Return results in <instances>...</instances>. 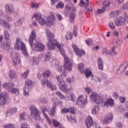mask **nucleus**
Segmentation results:
<instances>
[{
  "mask_svg": "<svg viewBox=\"0 0 128 128\" xmlns=\"http://www.w3.org/2000/svg\"><path fill=\"white\" fill-rule=\"evenodd\" d=\"M45 30L47 40H48L46 44L48 50H55L56 48H58L61 56L64 58V66H59L58 70L62 76L66 78L68 76L66 70L68 72H72V64L70 62V59L66 56V52L63 48L64 46H62L56 40H54V34L50 32V30L48 28H46Z\"/></svg>",
  "mask_w": 128,
  "mask_h": 128,
  "instance_id": "f257e3e1",
  "label": "nucleus"
},
{
  "mask_svg": "<svg viewBox=\"0 0 128 128\" xmlns=\"http://www.w3.org/2000/svg\"><path fill=\"white\" fill-rule=\"evenodd\" d=\"M32 18H36L41 26L46 24V26H52L56 20L54 13L52 12H51L50 14L47 17V22H46L42 18V14L40 13H35L32 16Z\"/></svg>",
  "mask_w": 128,
  "mask_h": 128,
  "instance_id": "f03ea898",
  "label": "nucleus"
},
{
  "mask_svg": "<svg viewBox=\"0 0 128 128\" xmlns=\"http://www.w3.org/2000/svg\"><path fill=\"white\" fill-rule=\"evenodd\" d=\"M14 48L17 50H22V54L24 56H26V58L28 56V52L26 46L23 42L22 39L18 38H16V42L15 44Z\"/></svg>",
  "mask_w": 128,
  "mask_h": 128,
  "instance_id": "7ed1b4c3",
  "label": "nucleus"
},
{
  "mask_svg": "<svg viewBox=\"0 0 128 128\" xmlns=\"http://www.w3.org/2000/svg\"><path fill=\"white\" fill-rule=\"evenodd\" d=\"M56 80H57L58 82V86L60 90H62V92H68L72 90V88H68L64 81L62 78V76L56 75Z\"/></svg>",
  "mask_w": 128,
  "mask_h": 128,
  "instance_id": "20e7f679",
  "label": "nucleus"
},
{
  "mask_svg": "<svg viewBox=\"0 0 128 128\" xmlns=\"http://www.w3.org/2000/svg\"><path fill=\"white\" fill-rule=\"evenodd\" d=\"M66 10H72L70 14V15L69 20L71 24H72L74 22V18H76V7L74 6V4L72 3H70L68 5H66L65 6Z\"/></svg>",
  "mask_w": 128,
  "mask_h": 128,
  "instance_id": "39448f33",
  "label": "nucleus"
},
{
  "mask_svg": "<svg viewBox=\"0 0 128 128\" xmlns=\"http://www.w3.org/2000/svg\"><path fill=\"white\" fill-rule=\"evenodd\" d=\"M4 38L6 40V42H4L2 44H1V48H3V50H8L10 48V44H12V42L10 40H9L10 38V34H8V32L6 30L4 31Z\"/></svg>",
  "mask_w": 128,
  "mask_h": 128,
  "instance_id": "423d86ee",
  "label": "nucleus"
},
{
  "mask_svg": "<svg viewBox=\"0 0 128 128\" xmlns=\"http://www.w3.org/2000/svg\"><path fill=\"white\" fill-rule=\"evenodd\" d=\"M2 88L7 90L8 92H12V94H20V90L18 88H14V84H8V83H4L2 86Z\"/></svg>",
  "mask_w": 128,
  "mask_h": 128,
  "instance_id": "0eeeda50",
  "label": "nucleus"
},
{
  "mask_svg": "<svg viewBox=\"0 0 128 128\" xmlns=\"http://www.w3.org/2000/svg\"><path fill=\"white\" fill-rule=\"evenodd\" d=\"M56 94L59 98H60L62 100H64V98L65 100H66L68 102V100H72V102H74V98H76V96L74 93H70L68 94V96H66L64 97V96L60 92H56Z\"/></svg>",
  "mask_w": 128,
  "mask_h": 128,
  "instance_id": "6e6552de",
  "label": "nucleus"
},
{
  "mask_svg": "<svg viewBox=\"0 0 128 128\" xmlns=\"http://www.w3.org/2000/svg\"><path fill=\"white\" fill-rule=\"evenodd\" d=\"M31 112V116L32 118H34L37 120H40V112L36 109L34 105H31L30 108Z\"/></svg>",
  "mask_w": 128,
  "mask_h": 128,
  "instance_id": "1a4fd4ad",
  "label": "nucleus"
},
{
  "mask_svg": "<svg viewBox=\"0 0 128 128\" xmlns=\"http://www.w3.org/2000/svg\"><path fill=\"white\" fill-rule=\"evenodd\" d=\"M90 98L91 100H94L97 104H102L104 102V100L102 98V96L94 92H92V94L90 96Z\"/></svg>",
  "mask_w": 128,
  "mask_h": 128,
  "instance_id": "9d476101",
  "label": "nucleus"
},
{
  "mask_svg": "<svg viewBox=\"0 0 128 128\" xmlns=\"http://www.w3.org/2000/svg\"><path fill=\"white\" fill-rule=\"evenodd\" d=\"M34 84V82L30 80H28L26 82L25 86L24 88V94L25 96H28V92L32 90V86Z\"/></svg>",
  "mask_w": 128,
  "mask_h": 128,
  "instance_id": "9b49d317",
  "label": "nucleus"
},
{
  "mask_svg": "<svg viewBox=\"0 0 128 128\" xmlns=\"http://www.w3.org/2000/svg\"><path fill=\"white\" fill-rule=\"evenodd\" d=\"M86 124L87 128H90L93 126L95 128H102L98 123H94L92 122V118L90 116H88L86 120Z\"/></svg>",
  "mask_w": 128,
  "mask_h": 128,
  "instance_id": "f8f14e48",
  "label": "nucleus"
},
{
  "mask_svg": "<svg viewBox=\"0 0 128 128\" xmlns=\"http://www.w3.org/2000/svg\"><path fill=\"white\" fill-rule=\"evenodd\" d=\"M88 102V96L80 95L77 98L76 104L82 106H86Z\"/></svg>",
  "mask_w": 128,
  "mask_h": 128,
  "instance_id": "ddd939ff",
  "label": "nucleus"
},
{
  "mask_svg": "<svg viewBox=\"0 0 128 128\" xmlns=\"http://www.w3.org/2000/svg\"><path fill=\"white\" fill-rule=\"evenodd\" d=\"M6 102H10V98L6 93L2 92L0 94V106H4Z\"/></svg>",
  "mask_w": 128,
  "mask_h": 128,
  "instance_id": "4468645a",
  "label": "nucleus"
},
{
  "mask_svg": "<svg viewBox=\"0 0 128 128\" xmlns=\"http://www.w3.org/2000/svg\"><path fill=\"white\" fill-rule=\"evenodd\" d=\"M72 48L76 53V56H77L78 58H82V56H84V54H86L84 50L78 48L76 44H72Z\"/></svg>",
  "mask_w": 128,
  "mask_h": 128,
  "instance_id": "2eb2a0df",
  "label": "nucleus"
},
{
  "mask_svg": "<svg viewBox=\"0 0 128 128\" xmlns=\"http://www.w3.org/2000/svg\"><path fill=\"white\" fill-rule=\"evenodd\" d=\"M42 84L44 88H46V86H47L48 88H50L52 90H56V86L52 84L50 82L48 81V80L42 79Z\"/></svg>",
  "mask_w": 128,
  "mask_h": 128,
  "instance_id": "dca6fc26",
  "label": "nucleus"
},
{
  "mask_svg": "<svg viewBox=\"0 0 128 128\" xmlns=\"http://www.w3.org/2000/svg\"><path fill=\"white\" fill-rule=\"evenodd\" d=\"M11 58L14 66L20 63V56L18 53H13L12 54Z\"/></svg>",
  "mask_w": 128,
  "mask_h": 128,
  "instance_id": "f3484780",
  "label": "nucleus"
},
{
  "mask_svg": "<svg viewBox=\"0 0 128 128\" xmlns=\"http://www.w3.org/2000/svg\"><path fill=\"white\" fill-rule=\"evenodd\" d=\"M44 50V45L40 42H36L34 44V50L36 52H42Z\"/></svg>",
  "mask_w": 128,
  "mask_h": 128,
  "instance_id": "a211bd4d",
  "label": "nucleus"
},
{
  "mask_svg": "<svg viewBox=\"0 0 128 128\" xmlns=\"http://www.w3.org/2000/svg\"><path fill=\"white\" fill-rule=\"evenodd\" d=\"M112 120H114V115L112 113L106 114V116L104 117V120L103 121L104 124H110L112 122Z\"/></svg>",
  "mask_w": 128,
  "mask_h": 128,
  "instance_id": "6ab92c4d",
  "label": "nucleus"
},
{
  "mask_svg": "<svg viewBox=\"0 0 128 128\" xmlns=\"http://www.w3.org/2000/svg\"><path fill=\"white\" fill-rule=\"evenodd\" d=\"M45 60L46 62H50L52 63V66H56V60H52V56L50 52H47L45 55Z\"/></svg>",
  "mask_w": 128,
  "mask_h": 128,
  "instance_id": "aec40b11",
  "label": "nucleus"
},
{
  "mask_svg": "<svg viewBox=\"0 0 128 128\" xmlns=\"http://www.w3.org/2000/svg\"><path fill=\"white\" fill-rule=\"evenodd\" d=\"M36 30H32V33L30 34V36L28 38V42L31 48H32V46L34 44V40H36Z\"/></svg>",
  "mask_w": 128,
  "mask_h": 128,
  "instance_id": "412c9836",
  "label": "nucleus"
},
{
  "mask_svg": "<svg viewBox=\"0 0 128 128\" xmlns=\"http://www.w3.org/2000/svg\"><path fill=\"white\" fill-rule=\"evenodd\" d=\"M126 23V20L123 17H118L115 20L114 24L116 26H120Z\"/></svg>",
  "mask_w": 128,
  "mask_h": 128,
  "instance_id": "4be33fe9",
  "label": "nucleus"
},
{
  "mask_svg": "<svg viewBox=\"0 0 128 128\" xmlns=\"http://www.w3.org/2000/svg\"><path fill=\"white\" fill-rule=\"evenodd\" d=\"M48 108L44 107L42 109V112L45 118H46L49 126H50V124H52V121L50 120V118H48L46 114V112H48Z\"/></svg>",
  "mask_w": 128,
  "mask_h": 128,
  "instance_id": "5701e85b",
  "label": "nucleus"
},
{
  "mask_svg": "<svg viewBox=\"0 0 128 128\" xmlns=\"http://www.w3.org/2000/svg\"><path fill=\"white\" fill-rule=\"evenodd\" d=\"M6 11L8 14H12L14 12V6L10 4H7L6 6Z\"/></svg>",
  "mask_w": 128,
  "mask_h": 128,
  "instance_id": "b1692460",
  "label": "nucleus"
},
{
  "mask_svg": "<svg viewBox=\"0 0 128 128\" xmlns=\"http://www.w3.org/2000/svg\"><path fill=\"white\" fill-rule=\"evenodd\" d=\"M100 107L98 106H95L92 110V114L96 116V114H98L100 112Z\"/></svg>",
  "mask_w": 128,
  "mask_h": 128,
  "instance_id": "393cba45",
  "label": "nucleus"
},
{
  "mask_svg": "<svg viewBox=\"0 0 128 128\" xmlns=\"http://www.w3.org/2000/svg\"><path fill=\"white\" fill-rule=\"evenodd\" d=\"M97 64L99 70H104V61L102 60L100 58H98V59Z\"/></svg>",
  "mask_w": 128,
  "mask_h": 128,
  "instance_id": "a878e982",
  "label": "nucleus"
},
{
  "mask_svg": "<svg viewBox=\"0 0 128 128\" xmlns=\"http://www.w3.org/2000/svg\"><path fill=\"white\" fill-rule=\"evenodd\" d=\"M114 100L112 98H110L108 100L105 102L104 105L105 106H106L107 108H108V106H114Z\"/></svg>",
  "mask_w": 128,
  "mask_h": 128,
  "instance_id": "bb28decb",
  "label": "nucleus"
},
{
  "mask_svg": "<svg viewBox=\"0 0 128 128\" xmlns=\"http://www.w3.org/2000/svg\"><path fill=\"white\" fill-rule=\"evenodd\" d=\"M0 24L4 28H10V25L6 22L4 19L0 20Z\"/></svg>",
  "mask_w": 128,
  "mask_h": 128,
  "instance_id": "cd10ccee",
  "label": "nucleus"
},
{
  "mask_svg": "<svg viewBox=\"0 0 128 128\" xmlns=\"http://www.w3.org/2000/svg\"><path fill=\"white\" fill-rule=\"evenodd\" d=\"M30 62L32 64H38L40 62V60L38 58L33 56L30 60Z\"/></svg>",
  "mask_w": 128,
  "mask_h": 128,
  "instance_id": "c85d7f7f",
  "label": "nucleus"
},
{
  "mask_svg": "<svg viewBox=\"0 0 128 128\" xmlns=\"http://www.w3.org/2000/svg\"><path fill=\"white\" fill-rule=\"evenodd\" d=\"M84 74L87 78H90V76H94V74H92V71L89 68L85 70Z\"/></svg>",
  "mask_w": 128,
  "mask_h": 128,
  "instance_id": "c756f323",
  "label": "nucleus"
},
{
  "mask_svg": "<svg viewBox=\"0 0 128 128\" xmlns=\"http://www.w3.org/2000/svg\"><path fill=\"white\" fill-rule=\"evenodd\" d=\"M88 0H80L79 4L80 6H88Z\"/></svg>",
  "mask_w": 128,
  "mask_h": 128,
  "instance_id": "7c9ffc66",
  "label": "nucleus"
},
{
  "mask_svg": "<svg viewBox=\"0 0 128 128\" xmlns=\"http://www.w3.org/2000/svg\"><path fill=\"white\" fill-rule=\"evenodd\" d=\"M20 118L21 120H26L28 118V115L26 114V113L23 112L20 114Z\"/></svg>",
  "mask_w": 128,
  "mask_h": 128,
  "instance_id": "2f4dec72",
  "label": "nucleus"
},
{
  "mask_svg": "<svg viewBox=\"0 0 128 128\" xmlns=\"http://www.w3.org/2000/svg\"><path fill=\"white\" fill-rule=\"evenodd\" d=\"M56 104H53L52 108L51 109V110L50 112V116H54L56 114Z\"/></svg>",
  "mask_w": 128,
  "mask_h": 128,
  "instance_id": "473e14b6",
  "label": "nucleus"
},
{
  "mask_svg": "<svg viewBox=\"0 0 128 128\" xmlns=\"http://www.w3.org/2000/svg\"><path fill=\"white\" fill-rule=\"evenodd\" d=\"M78 68L80 72H84V64L82 63H80L78 64Z\"/></svg>",
  "mask_w": 128,
  "mask_h": 128,
  "instance_id": "72a5a7b5",
  "label": "nucleus"
},
{
  "mask_svg": "<svg viewBox=\"0 0 128 128\" xmlns=\"http://www.w3.org/2000/svg\"><path fill=\"white\" fill-rule=\"evenodd\" d=\"M118 14H120V12L115 11L110 13V18H116V16H118Z\"/></svg>",
  "mask_w": 128,
  "mask_h": 128,
  "instance_id": "f704fd0d",
  "label": "nucleus"
},
{
  "mask_svg": "<svg viewBox=\"0 0 128 128\" xmlns=\"http://www.w3.org/2000/svg\"><path fill=\"white\" fill-rule=\"evenodd\" d=\"M102 54H106L108 56H112V52L110 50H108L106 48H102Z\"/></svg>",
  "mask_w": 128,
  "mask_h": 128,
  "instance_id": "c9c22d12",
  "label": "nucleus"
},
{
  "mask_svg": "<svg viewBox=\"0 0 128 128\" xmlns=\"http://www.w3.org/2000/svg\"><path fill=\"white\" fill-rule=\"evenodd\" d=\"M16 72L14 70H10L9 72V76L10 78H14L16 76Z\"/></svg>",
  "mask_w": 128,
  "mask_h": 128,
  "instance_id": "e433bc0d",
  "label": "nucleus"
},
{
  "mask_svg": "<svg viewBox=\"0 0 128 128\" xmlns=\"http://www.w3.org/2000/svg\"><path fill=\"white\" fill-rule=\"evenodd\" d=\"M50 70H46L43 73V76L45 78H47L48 76H50Z\"/></svg>",
  "mask_w": 128,
  "mask_h": 128,
  "instance_id": "4c0bfd02",
  "label": "nucleus"
},
{
  "mask_svg": "<svg viewBox=\"0 0 128 128\" xmlns=\"http://www.w3.org/2000/svg\"><path fill=\"white\" fill-rule=\"evenodd\" d=\"M65 38L66 40H72V34L70 33V32H68Z\"/></svg>",
  "mask_w": 128,
  "mask_h": 128,
  "instance_id": "58836bf2",
  "label": "nucleus"
},
{
  "mask_svg": "<svg viewBox=\"0 0 128 128\" xmlns=\"http://www.w3.org/2000/svg\"><path fill=\"white\" fill-rule=\"evenodd\" d=\"M66 118L68 122H72V120H74V115H67Z\"/></svg>",
  "mask_w": 128,
  "mask_h": 128,
  "instance_id": "ea45409f",
  "label": "nucleus"
},
{
  "mask_svg": "<svg viewBox=\"0 0 128 128\" xmlns=\"http://www.w3.org/2000/svg\"><path fill=\"white\" fill-rule=\"evenodd\" d=\"M106 12V7H103L102 9H98L97 10V12L99 14H104Z\"/></svg>",
  "mask_w": 128,
  "mask_h": 128,
  "instance_id": "a19ab883",
  "label": "nucleus"
},
{
  "mask_svg": "<svg viewBox=\"0 0 128 128\" xmlns=\"http://www.w3.org/2000/svg\"><path fill=\"white\" fill-rule=\"evenodd\" d=\"M24 18H22L21 19L16 21V26H20L24 22Z\"/></svg>",
  "mask_w": 128,
  "mask_h": 128,
  "instance_id": "79ce46f5",
  "label": "nucleus"
},
{
  "mask_svg": "<svg viewBox=\"0 0 128 128\" xmlns=\"http://www.w3.org/2000/svg\"><path fill=\"white\" fill-rule=\"evenodd\" d=\"M112 4V2L110 0H106L104 3V6H110Z\"/></svg>",
  "mask_w": 128,
  "mask_h": 128,
  "instance_id": "37998d69",
  "label": "nucleus"
},
{
  "mask_svg": "<svg viewBox=\"0 0 128 128\" xmlns=\"http://www.w3.org/2000/svg\"><path fill=\"white\" fill-rule=\"evenodd\" d=\"M4 128H16V126L12 124H7L4 125L3 126Z\"/></svg>",
  "mask_w": 128,
  "mask_h": 128,
  "instance_id": "c03bdc74",
  "label": "nucleus"
},
{
  "mask_svg": "<svg viewBox=\"0 0 128 128\" xmlns=\"http://www.w3.org/2000/svg\"><path fill=\"white\" fill-rule=\"evenodd\" d=\"M30 73V70H27L26 72L22 74V76L24 78H26L28 76V74Z\"/></svg>",
  "mask_w": 128,
  "mask_h": 128,
  "instance_id": "a18cd8bd",
  "label": "nucleus"
},
{
  "mask_svg": "<svg viewBox=\"0 0 128 128\" xmlns=\"http://www.w3.org/2000/svg\"><path fill=\"white\" fill-rule=\"evenodd\" d=\"M55 104L56 106H62V102L56 99V102H54L53 104Z\"/></svg>",
  "mask_w": 128,
  "mask_h": 128,
  "instance_id": "49530a36",
  "label": "nucleus"
},
{
  "mask_svg": "<svg viewBox=\"0 0 128 128\" xmlns=\"http://www.w3.org/2000/svg\"><path fill=\"white\" fill-rule=\"evenodd\" d=\"M92 80H95V82H102L100 78V77L98 76H94L93 75V76H92Z\"/></svg>",
  "mask_w": 128,
  "mask_h": 128,
  "instance_id": "de8ad7c7",
  "label": "nucleus"
},
{
  "mask_svg": "<svg viewBox=\"0 0 128 128\" xmlns=\"http://www.w3.org/2000/svg\"><path fill=\"white\" fill-rule=\"evenodd\" d=\"M64 4L62 3V2H60L56 6V8H62L64 6Z\"/></svg>",
  "mask_w": 128,
  "mask_h": 128,
  "instance_id": "09e8293b",
  "label": "nucleus"
},
{
  "mask_svg": "<svg viewBox=\"0 0 128 128\" xmlns=\"http://www.w3.org/2000/svg\"><path fill=\"white\" fill-rule=\"evenodd\" d=\"M126 65H124V64H123L122 65H121L120 66V67L119 68V70H120V72H124V70H126Z\"/></svg>",
  "mask_w": 128,
  "mask_h": 128,
  "instance_id": "8fccbe9b",
  "label": "nucleus"
},
{
  "mask_svg": "<svg viewBox=\"0 0 128 128\" xmlns=\"http://www.w3.org/2000/svg\"><path fill=\"white\" fill-rule=\"evenodd\" d=\"M40 6V4H36L34 2L31 3V8H38Z\"/></svg>",
  "mask_w": 128,
  "mask_h": 128,
  "instance_id": "3c124183",
  "label": "nucleus"
},
{
  "mask_svg": "<svg viewBox=\"0 0 128 128\" xmlns=\"http://www.w3.org/2000/svg\"><path fill=\"white\" fill-rule=\"evenodd\" d=\"M66 82H68L69 84H70L72 82H74V77L72 76V78H67L66 79Z\"/></svg>",
  "mask_w": 128,
  "mask_h": 128,
  "instance_id": "603ef678",
  "label": "nucleus"
},
{
  "mask_svg": "<svg viewBox=\"0 0 128 128\" xmlns=\"http://www.w3.org/2000/svg\"><path fill=\"white\" fill-rule=\"evenodd\" d=\"M70 110H68V108H64L61 110V112L62 114H66V112H69Z\"/></svg>",
  "mask_w": 128,
  "mask_h": 128,
  "instance_id": "864d4df0",
  "label": "nucleus"
},
{
  "mask_svg": "<svg viewBox=\"0 0 128 128\" xmlns=\"http://www.w3.org/2000/svg\"><path fill=\"white\" fill-rule=\"evenodd\" d=\"M109 27L112 30H114L116 28V26H114V24L112 22H110L108 24Z\"/></svg>",
  "mask_w": 128,
  "mask_h": 128,
  "instance_id": "5fc2aeb1",
  "label": "nucleus"
},
{
  "mask_svg": "<svg viewBox=\"0 0 128 128\" xmlns=\"http://www.w3.org/2000/svg\"><path fill=\"white\" fill-rule=\"evenodd\" d=\"M86 43L88 46H92V39H88L86 40Z\"/></svg>",
  "mask_w": 128,
  "mask_h": 128,
  "instance_id": "6e6d98bb",
  "label": "nucleus"
},
{
  "mask_svg": "<svg viewBox=\"0 0 128 128\" xmlns=\"http://www.w3.org/2000/svg\"><path fill=\"white\" fill-rule=\"evenodd\" d=\"M69 112L70 114H74L76 112V108L74 107H70L68 108Z\"/></svg>",
  "mask_w": 128,
  "mask_h": 128,
  "instance_id": "4d7b16f0",
  "label": "nucleus"
},
{
  "mask_svg": "<svg viewBox=\"0 0 128 128\" xmlns=\"http://www.w3.org/2000/svg\"><path fill=\"white\" fill-rule=\"evenodd\" d=\"M78 27H76V26H74V36H76L77 34H78Z\"/></svg>",
  "mask_w": 128,
  "mask_h": 128,
  "instance_id": "13d9d810",
  "label": "nucleus"
},
{
  "mask_svg": "<svg viewBox=\"0 0 128 128\" xmlns=\"http://www.w3.org/2000/svg\"><path fill=\"white\" fill-rule=\"evenodd\" d=\"M12 112L11 110H8L6 113V116H12Z\"/></svg>",
  "mask_w": 128,
  "mask_h": 128,
  "instance_id": "bf43d9fd",
  "label": "nucleus"
},
{
  "mask_svg": "<svg viewBox=\"0 0 128 128\" xmlns=\"http://www.w3.org/2000/svg\"><path fill=\"white\" fill-rule=\"evenodd\" d=\"M21 128H28V126L26 122L22 123L20 125Z\"/></svg>",
  "mask_w": 128,
  "mask_h": 128,
  "instance_id": "052dcab7",
  "label": "nucleus"
},
{
  "mask_svg": "<svg viewBox=\"0 0 128 128\" xmlns=\"http://www.w3.org/2000/svg\"><path fill=\"white\" fill-rule=\"evenodd\" d=\"M88 12L90 15L92 14V7L88 8Z\"/></svg>",
  "mask_w": 128,
  "mask_h": 128,
  "instance_id": "680f3d73",
  "label": "nucleus"
},
{
  "mask_svg": "<svg viewBox=\"0 0 128 128\" xmlns=\"http://www.w3.org/2000/svg\"><path fill=\"white\" fill-rule=\"evenodd\" d=\"M119 100L121 104L126 102V98L124 97H120Z\"/></svg>",
  "mask_w": 128,
  "mask_h": 128,
  "instance_id": "e2e57ef3",
  "label": "nucleus"
},
{
  "mask_svg": "<svg viewBox=\"0 0 128 128\" xmlns=\"http://www.w3.org/2000/svg\"><path fill=\"white\" fill-rule=\"evenodd\" d=\"M112 34L113 36H118L120 33L118 32L117 30H114L112 32Z\"/></svg>",
  "mask_w": 128,
  "mask_h": 128,
  "instance_id": "0e129e2a",
  "label": "nucleus"
},
{
  "mask_svg": "<svg viewBox=\"0 0 128 128\" xmlns=\"http://www.w3.org/2000/svg\"><path fill=\"white\" fill-rule=\"evenodd\" d=\"M85 90L86 92H87V93L90 94V92H92V90H90V88H88V87L86 88H85Z\"/></svg>",
  "mask_w": 128,
  "mask_h": 128,
  "instance_id": "69168bd1",
  "label": "nucleus"
},
{
  "mask_svg": "<svg viewBox=\"0 0 128 128\" xmlns=\"http://www.w3.org/2000/svg\"><path fill=\"white\" fill-rule=\"evenodd\" d=\"M112 96L114 98H118V94L116 92H114Z\"/></svg>",
  "mask_w": 128,
  "mask_h": 128,
  "instance_id": "338daca9",
  "label": "nucleus"
},
{
  "mask_svg": "<svg viewBox=\"0 0 128 128\" xmlns=\"http://www.w3.org/2000/svg\"><path fill=\"white\" fill-rule=\"evenodd\" d=\"M124 10H128V2L122 6Z\"/></svg>",
  "mask_w": 128,
  "mask_h": 128,
  "instance_id": "774afa93",
  "label": "nucleus"
}]
</instances>
